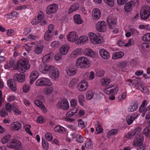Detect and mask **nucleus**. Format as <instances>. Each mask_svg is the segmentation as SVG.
<instances>
[{
  "instance_id": "f257e3e1",
  "label": "nucleus",
  "mask_w": 150,
  "mask_h": 150,
  "mask_svg": "<svg viewBox=\"0 0 150 150\" xmlns=\"http://www.w3.org/2000/svg\"><path fill=\"white\" fill-rule=\"evenodd\" d=\"M39 69L42 73L46 74L49 73L50 77L54 80H56L59 76V71L53 66L49 64H45L40 65Z\"/></svg>"
},
{
  "instance_id": "f03ea898",
  "label": "nucleus",
  "mask_w": 150,
  "mask_h": 150,
  "mask_svg": "<svg viewBox=\"0 0 150 150\" xmlns=\"http://www.w3.org/2000/svg\"><path fill=\"white\" fill-rule=\"evenodd\" d=\"M76 66L81 68H88L90 66V63L88 58L84 57H79L76 60Z\"/></svg>"
},
{
  "instance_id": "7ed1b4c3",
  "label": "nucleus",
  "mask_w": 150,
  "mask_h": 150,
  "mask_svg": "<svg viewBox=\"0 0 150 150\" xmlns=\"http://www.w3.org/2000/svg\"><path fill=\"white\" fill-rule=\"evenodd\" d=\"M30 67L28 60L26 58H23L20 59L17 63L16 67L18 70H21L22 72H25Z\"/></svg>"
},
{
  "instance_id": "20e7f679",
  "label": "nucleus",
  "mask_w": 150,
  "mask_h": 150,
  "mask_svg": "<svg viewBox=\"0 0 150 150\" xmlns=\"http://www.w3.org/2000/svg\"><path fill=\"white\" fill-rule=\"evenodd\" d=\"M91 42L93 44H100L104 42V39L101 36L98 37L95 33H89L88 34Z\"/></svg>"
},
{
  "instance_id": "39448f33",
  "label": "nucleus",
  "mask_w": 150,
  "mask_h": 150,
  "mask_svg": "<svg viewBox=\"0 0 150 150\" xmlns=\"http://www.w3.org/2000/svg\"><path fill=\"white\" fill-rule=\"evenodd\" d=\"M7 146L10 149H20L22 147L21 144L20 142L17 140L11 139L7 144Z\"/></svg>"
},
{
  "instance_id": "423d86ee",
  "label": "nucleus",
  "mask_w": 150,
  "mask_h": 150,
  "mask_svg": "<svg viewBox=\"0 0 150 150\" xmlns=\"http://www.w3.org/2000/svg\"><path fill=\"white\" fill-rule=\"evenodd\" d=\"M150 15V7L146 6L141 8L140 12L141 18L143 20L147 19Z\"/></svg>"
},
{
  "instance_id": "0eeeda50",
  "label": "nucleus",
  "mask_w": 150,
  "mask_h": 150,
  "mask_svg": "<svg viewBox=\"0 0 150 150\" xmlns=\"http://www.w3.org/2000/svg\"><path fill=\"white\" fill-rule=\"evenodd\" d=\"M69 104L65 98H63L56 105V107L58 109H61L63 110H68L69 108Z\"/></svg>"
},
{
  "instance_id": "6e6552de",
  "label": "nucleus",
  "mask_w": 150,
  "mask_h": 150,
  "mask_svg": "<svg viewBox=\"0 0 150 150\" xmlns=\"http://www.w3.org/2000/svg\"><path fill=\"white\" fill-rule=\"evenodd\" d=\"M35 84L37 86H43L50 85L51 83L49 79L43 78L37 80Z\"/></svg>"
},
{
  "instance_id": "1a4fd4ad",
  "label": "nucleus",
  "mask_w": 150,
  "mask_h": 150,
  "mask_svg": "<svg viewBox=\"0 0 150 150\" xmlns=\"http://www.w3.org/2000/svg\"><path fill=\"white\" fill-rule=\"evenodd\" d=\"M110 87H109L105 89L104 90V93L108 95H115L117 93L118 91V88L116 84L113 85L111 89L110 88Z\"/></svg>"
},
{
  "instance_id": "9d476101",
  "label": "nucleus",
  "mask_w": 150,
  "mask_h": 150,
  "mask_svg": "<svg viewBox=\"0 0 150 150\" xmlns=\"http://www.w3.org/2000/svg\"><path fill=\"white\" fill-rule=\"evenodd\" d=\"M106 23L103 21H99L96 24V29L100 32H104L106 30Z\"/></svg>"
},
{
  "instance_id": "9b49d317",
  "label": "nucleus",
  "mask_w": 150,
  "mask_h": 150,
  "mask_svg": "<svg viewBox=\"0 0 150 150\" xmlns=\"http://www.w3.org/2000/svg\"><path fill=\"white\" fill-rule=\"evenodd\" d=\"M67 39L69 41L75 42L78 39V36L76 32L72 31L69 33L67 35Z\"/></svg>"
},
{
  "instance_id": "f8f14e48",
  "label": "nucleus",
  "mask_w": 150,
  "mask_h": 150,
  "mask_svg": "<svg viewBox=\"0 0 150 150\" xmlns=\"http://www.w3.org/2000/svg\"><path fill=\"white\" fill-rule=\"evenodd\" d=\"M58 9L57 5L55 4H50L47 6L46 12L48 14H51L55 13Z\"/></svg>"
},
{
  "instance_id": "ddd939ff",
  "label": "nucleus",
  "mask_w": 150,
  "mask_h": 150,
  "mask_svg": "<svg viewBox=\"0 0 150 150\" xmlns=\"http://www.w3.org/2000/svg\"><path fill=\"white\" fill-rule=\"evenodd\" d=\"M7 85L11 90L13 91H16L17 90L16 82L13 79H10L7 81Z\"/></svg>"
},
{
  "instance_id": "4468645a",
  "label": "nucleus",
  "mask_w": 150,
  "mask_h": 150,
  "mask_svg": "<svg viewBox=\"0 0 150 150\" xmlns=\"http://www.w3.org/2000/svg\"><path fill=\"white\" fill-rule=\"evenodd\" d=\"M117 20L115 19L112 16H110L108 17L107 22L108 23L109 28L110 29H113L115 27V25L116 24Z\"/></svg>"
},
{
  "instance_id": "2eb2a0df",
  "label": "nucleus",
  "mask_w": 150,
  "mask_h": 150,
  "mask_svg": "<svg viewBox=\"0 0 150 150\" xmlns=\"http://www.w3.org/2000/svg\"><path fill=\"white\" fill-rule=\"evenodd\" d=\"M44 47V46L42 42L39 41L38 44L35 45V47L34 51L35 53L37 54H41Z\"/></svg>"
},
{
  "instance_id": "dca6fc26",
  "label": "nucleus",
  "mask_w": 150,
  "mask_h": 150,
  "mask_svg": "<svg viewBox=\"0 0 150 150\" xmlns=\"http://www.w3.org/2000/svg\"><path fill=\"white\" fill-rule=\"evenodd\" d=\"M88 86V82L84 80H83L78 84L77 88L80 91H84L86 90Z\"/></svg>"
},
{
  "instance_id": "f3484780",
  "label": "nucleus",
  "mask_w": 150,
  "mask_h": 150,
  "mask_svg": "<svg viewBox=\"0 0 150 150\" xmlns=\"http://www.w3.org/2000/svg\"><path fill=\"white\" fill-rule=\"evenodd\" d=\"M25 75L24 73L15 74L13 76V79L20 83H23L25 81Z\"/></svg>"
},
{
  "instance_id": "a211bd4d",
  "label": "nucleus",
  "mask_w": 150,
  "mask_h": 150,
  "mask_svg": "<svg viewBox=\"0 0 150 150\" xmlns=\"http://www.w3.org/2000/svg\"><path fill=\"white\" fill-rule=\"evenodd\" d=\"M143 142V138L139 134L138 136H136V138L133 142V145L134 146H141Z\"/></svg>"
},
{
  "instance_id": "6ab92c4d",
  "label": "nucleus",
  "mask_w": 150,
  "mask_h": 150,
  "mask_svg": "<svg viewBox=\"0 0 150 150\" xmlns=\"http://www.w3.org/2000/svg\"><path fill=\"white\" fill-rule=\"evenodd\" d=\"M100 55L104 59H108L110 57L109 52L104 49H100L99 51Z\"/></svg>"
},
{
  "instance_id": "aec40b11",
  "label": "nucleus",
  "mask_w": 150,
  "mask_h": 150,
  "mask_svg": "<svg viewBox=\"0 0 150 150\" xmlns=\"http://www.w3.org/2000/svg\"><path fill=\"white\" fill-rule=\"evenodd\" d=\"M141 130L142 128L141 127H138L134 129L131 133L128 134L127 136L130 139H132L136 135L137 136L139 135Z\"/></svg>"
},
{
  "instance_id": "412c9836",
  "label": "nucleus",
  "mask_w": 150,
  "mask_h": 150,
  "mask_svg": "<svg viewBox=\"0 0 150 150\" xmlns=\"http://www.w3.org/2000/svg\"><path fill=\"white\" fill-rule=\"evenodd\" d=\"M101 16L100 10L98 9H93L92 12V17L93 19L98 20Z\"/></svg>"
},
{
  "instance_id": "4be33fe9",
  "label": "nucleus",
  "mask_w": 150,
  "mask_h": 150,
  "mask_svg": "<svg viewBox=\"0 0 150 150\" xmlns=\"http://www.w3.org/2000/svg\"><path fill=\"white\" fill-rule=\"evenodd\" d=\"M54 55V53L52 52H50L48 54L44 55L42 59L43 63L48 62L51 60Z\"/></svg>"
},
{
  "instance_id": "5701e85b",
  "label": "nucleus",
  "mask_w": 150,
  "mask_h": 150,
  "mask_svg": "<svg viewBox=\"0 0 150 150\" xmlns=\"http://www.w3.org/2000/svg\"><path fill=\"white\" fill-rule=\"evenodd\" d=\"M69 47L67 44H65L63 45L60 49V52L61 54L63 55L66 54L68 53Z\"/></svg>"
},
{
  "instance_id": "b1692460",
  "label": "nucleus",
  "mask_w": 150,
  "mask_h": 150,
  "mask_svg": "<svg viewBox=\"0 0 150 150\" xmlns=\"http://www.w3.org/2000/svg\"><path fill=\"white\" fill-rule=\"evenodd\" d=\"M83 78L86 80H92L95 78V74L93 71H91L90 73L86 72L84 74Z\"/></svg>"
},
{
  "instance_id": "393cba45",
  "label": "nucleus",
  "mask_w": 150,
  "mask_h": 150,
  "mask_svg": "<svg viewBox=\"0 0 150 150\" xmlns=\"http://www.w3.org/2000/svg\"><path fill=\"white\" fill-rule=\"evenodd\" d=\"M22 126L21 124L17 122L12 123L11 125V128L14 130L18 131L20 129Z\"/></svg>"
},
{
  "instance_id": "a878e982",
  "label": "nucleus",
  "mask_w": 150,
  "mask_h": 150,
  "mask_svg": "<svg viewBox=\"0 0 150 150\" xmlns=\"http://www.w3.org/2000/svg\"><path fill=\"white\" fill-rule=\"evenodd\" d=\"M15 61V58L10 59L8 62L4 65V68L5 69H8L12 67L14 64Z\"/></svg>"
},
{
  "instance_id": "bb28decb",
  "label": "nucleus",
  "mask_w": 150,
  "mask_h": 150,
  "mask_svg": "<svg viewBox=\"0 0 150 150\" xmlns=\"http://www.w3.org/2000/svg\"><path fill=\"white\" fill-rule=\"evenodd\" d=\"M82 54L81 49V48H77L73 51L71 54V57L73 58H76L78 56Z\"/></svg>"
},
{
  "instance_id": "cd10ccee",
  "label": "nucleus",
  "mask_w": 150,
  "mask_h": 150,
  "mask_svg": "<svg viewBox=\"0 0 150 150\" xmlns=\"http://www.w3.org/2000/svg\"><path fill=\"white\" fill-rule=\"evenodd\" d=\"M84 54L91 57H94L96 56L95 52L92 50L89 49H85L84 52Z\"/></svg>"
},
{
  "instance_id": "c85d7f7f",
  "label": "nucleus",
  "mask_w": 150,
  "mask_h": 150,
  "mask_svg": "<svg viewBox=\"0 0 150 150\" xmlns=\"http://www.w3.org/2000/svg\"><path fill=\"white\" fill-rule=\"evenodd\" d=\"M124 54L122 52H119L114 53L112 54V58L113 59H117L121 58Z\"/></svg>"
},
{
  "instance_id": "c756f323",
  "label": "nucleus",
  "mask_w": 150,
  "mask_h": 150,
  "mask_svg": "<svg viewBox=\"0 0 150 150\" xmlns=\"http://www.w3.org/2000/svg\"><path fill=\"white\" fill-rule=\"evenodd\" d=\"M79 7L78 3H75L73 4L70 7L69 10V13H70L72 12L77 10Z\"/></svg>"
},
{
  "instance_id": "7c9ffc66",
  "label": "nucleus",
  "mask_w": 150,
  "mask_h": 150,
  "mask_svg": "<svg viewBox=\"0 0 150 150\" xmlns=\"http://www.w3.org/2000/svg\"><path fill=\"white\" fill-rule=\"evenodd\" d=\"M34 103L36 105L41 108L42 111L43 112H47V110L45 108V106L42 104V103L41 101L38 100H36L35 101Z\"/></svg>"
},
{
  "instance_id": "2f4dec72",
  "label": "nucleus",
  "mask_w": 150,
  "mask_h": 150,
  "mask_svg": "<svg viewBox=\"0 0 150 150\" xmlns=\"http://www.w3.org/2000/svg\"><path fill=\"white\" fill-rule=\"evenodd\" d=\"M74 19L75 22L77 24H80L82 23L83 21L80 15L76 14L74 15Z\"/></svg>"
},
{
  "instance_id": "473e14b6",
  "label": "nucleus",
  "mask_w": 150,
  "mask_h": 150,
  "mask_svg": "<svg viewBox=\"0 0 150 150\" xmlns=\"http://www.w3.org/2000/svg\"><path fill=\"white\" fill-rule=\"evenodd\" d=\"M54 130L56 132L62 134L65 131V128L62 126H57L54 128Z\"/></svg>"
},
{
  "instance_id": "72a5a7b5",
  "label": "nucleus",
  "mask_w": 150,
  "mask_h": 150,
  "mask_svg": "<svg viewBox=\"0 0 150 150\" xmlns=\"http://www.w3.org/2000/svg\"><path fill=\"white\" fill-rule=\"evenodd\" d=\"M138 88L140 90V91L145 93H147L148 92V88L146 86H144L142 84H141L138 86H137Z\"/></svg>"
},
{
  "instance_id": "f704fd0d",
  "label": "nucleus",
  "mask_w": 150,
  "mask_h": 150,
  "mask_svg": "<svg viewBox=\"0 0 150 150\" xmlns=\"http://www.w3.org/2000/svg\"><path fill=\"white\" fill-rule=\"evenodd\" d=\"M132 2L131 1L127 3L125 6L124 9L126 12H129L132 10Z\"/></svg>"
},
{
  "instance_id": "c9c22d12",
  "label": "nucleus",
  "mask_w": 150,
  "mask_h": 150,
  "mask_svg": "<svg viewBox=\"0 0 150 150\" xmlns=\"http://www.w3.org/2000/svg\"><path fill=\"white\" fill-rule=\"evenodd\" d=\"M78 81V79L77 78H74L70 82L69 86L71 88H73L76 85Z\"/></svg>"
},
{
  "instance_id": "e433bc0d",
  "label": "nucleus",
  "mask_w": 150,
  "mask_h": 150,
  "mask_svg": "<svg viewBox=\"0 0 150 150\" xmlns=\"http://www.w3.org/2000/svg\"><path fill=\"white\" fill-rule=\"evenodd\" d=\"M138 103L137 102H135L129 109L128 111L129 112H132L136 110L138 106Z\"/></svg>"
},
{
  "instance_id": "4c0bfd02",
  "label": "nucleus",
  "mask_w": 150,
  "mask_h": 150,
  "mask_svg": "<svg viewBox=\"0 0 150 150\" xmlns=\"http://www.w3.org/2000/svg\"><path fill=\"white\" fill-rule=\"evenodd\" d=\"M53 34L46 32L44 36V38L46 41H49L52 40L53 38Z\"/></svg>"
},
{
  "instance_id": "58836bf2",
  "label": "nucleus",
  "mask_w": 150,
  "mask_h": 150,
  "mask_svg": "<svg viewBox=\"0 0 150 150\" xmlns=\"http://www.w3.org/2000/svg\"><path fill=\"white\" fill-rule=\"evenodd\" d=\"M94 94L93 91L90 90L87 91L86 93V98L87 100H91L93 98Z\"/></svg>"
},
{
  "instance_id": "ea45409f",
  "label": "nucleus",
  "mask_w": 150,
  "mask_h": 150,
  "mask_svg": "<svg viewBox=\"0 0 150 150\" xmlns=\"http://www.w3.org/2000/svg\"><path fill=\"white\" fill-rule=\"evenodd\" d=\"M67 72L68 74L70 76L74 75L76 73V69L73 67L69 68Z\"/></svg>"
},
{
  "instance_id": "a19ab883",
  "label": "nucleus",
  "mask_w": 150,
  "mask_h": 150,
  "mask_svg": "<svg viewBox=\"0 0 150 150\" xmlns=\"http://www.w3.org/2000/svg\"><path fill=\"white\" fill-rule=\"evenodd\" d=\"M88 41V38L86 36H81L79 37L78 41V43H84L87 42Z\"/></svg>"
},
{
  "instance_id": "79ce46f5",
  "label": "nucleus",
  "mask_w": 150,
  "mask_h": 150,
  "mask_svg": "<svg viewBox=\"0 0 150 150\" xmlns=\"http://www.w3.org/2000/svg\"><path fill=\"white\" fill-rule=\"evenodd\" d=\"M78 100L80 104L82 106L84 105L85 97L82 95H80L78 97Z\"/></svg>"
},
{
  "instance_id": "37998d69",
  "label": "nucleus",
  "mask_w": 150,
  "mask_h": 150,
  "mask_svg": "<svg viewBox=\"0 0 150 150\" xmlns=\"http://www.w3.org/2000/svg\"><path fill=\"white\" fill-rule=\"evenodd\" d=\"M127 62L125 61L121 62L117 64V66L119 68L124 69L126 67Z\"/></svg>"
},
{
  "instance_id": "c03bdc74",
  "label": "nucleus",
  "mask_w": 150,
  "mask_h": 150,
  "mask_svg": "<svg viewBox=\"0 0 150 150\" xmlns=\"http://www.w3.org/2000/svg\"><path fill=\"white\" fill-rule=\"evenodd\" d=\"M53 91V88L52 87H48L45 89L44 92L46 95L51 94Z\"/></svg>"
},
{
  "instance_id": "a18cd8bd",
  "label": "nucleus",
  "mask_w": 150,
  "mask_h": 150,
  "mask_svg": "<svg viewBox=\"0 0 150 150\" xmlns=\"http://www.w3.org/2000/svg\"><path fill=\"white\" fill-rule=\"evenodd\" d=\"M39 75L38 72L35 71H33L31 74L30 77L34 79H37Z\"/></svg>"
},
{
  "instance_id": "49530a36",
  "label": "nucleus",
  "mask_w": 150,
  "mask_h": 150,
  "mask_svg": "<svg viewBox=\"0 0 150 150\" xmlns=\"http://www.w3.org/2000/svg\"><path fill=\"white\" fill-rule=\"evenodd\" d=\"M11 138V135L10 134L7 135L3 137L1 140L2 143L4 144L6 143Z\"/></svg>"
},
{
  "instance_id": "de8ad7c7",
  "label": "nucleus",
  "mask_w": 150,
  "mask_h": 150,
  "mask_svg": "<svg viewBox=\"0 0 150 150\" xmlns=\"http://www.w3.org/2000/svg\"><path fill=\"white\" fill-rule=\"evenodd\" d=\"M144 134L147 137H150V126L146 127L143 131Z\"/></svg>"
},
{
  "instance_id": "09e8293b",
  "label": "nucleus",
  "mask_w": 150,
  "mask_h": 150,
  "mask_svg": "<svg viewBox=\"0 0 150 150\" xmlns=\"http://www.w3.org/2000/svg\"><path fill=\"white\" fill-rule=\"evenodd\" d=\"M31 127V126L28 124L25 125L24 126V129L26 132L30 134L31 135H33V134L31 132L30 130Z\"/></svg>"
},
{
  "instance_id": "8fccbe9b",
  "label": "nucleus",
  "mask_w": 150,
  "mask_h": 150,
  "mask_svg": "<svg viewBox=\"0 0 150 150\" xmlns=\"http://www.w3.org/2000/svg\"><path fill=\"white\" fill-rule=\"evenodd\" d=\"M142 39L144 41L147 42H150V33L144 35L142 37Z\"/></svg>"
},
{
  "instance_id": "3c124183",
  "label": "nucleus",
  "mask_w": 150,
  "mask_h": 150,
  "mask_svg": "<svg viewBox=\"0 0 150 150\" xmlns=\"http://www.w3.org/2000/svg\"><path fill=\"white\" fill-rule=\"evenodd\" d=\"M12 110L14 111L15 114L16 115H20L21 114V111L18 110L17 107L15 105H13Z\"/></svg>"
},
{
  "instance_id": "603ef678",
  "label": "nucleus",
  "mask_w": 150,
  "mask_h": 150,
  "mask_svg": "<svg viewBox=\"0 0 150 150\" xmlns=\"http://www.w3.org/2000/svg\"><path fill=\"white\" fill-rule=\"evenodd\" d=\"M103 131L102 127L100 125H98L96 128V131L95 133L96 134H100L103 132Z\"/></svg>"
},
{
  "instance_id": "864d4df0",
  "label": "nucleus",
  "mask_w": 150,
  "mask_h": 150,
  "mask_svg": "<svg viewBox=\"0 0 150 150\" xmlns=\"http://www.w3.org/2000/svg\"><path fill=\"white\" fill-rule=\"evenodd\" d=\"M8 115V113L5 109L1 110L0 111V115L2 117H4Z\"/></svg>"
},
{
  "instance_id": "5fc2aeb1",
  "label": "nucleus",
  "mask_w": 150,
  "mask_h": 150,
  "mask_svg": "<svg viewBox=\"0 0 150 150\" xmlns=\"http://www.w3.org/2000/svg\"><path fill=\"white\" fill-rule=\"evenodd\" d=\"M13 107V105H11V104L8 103L5 105V108L6 110L8 112H11V110H12V108Z\"/></svg>"
},
{
  "instance_id": "6e6d98bb",
  "label": "nucleus",
  "mask_w": 150,
  "mask_h": 150,
  "mask_svg": "<svg viewBox=\"0 0 150 150\" xmlns=\"http://www.w3.org/2000/svg\"><path fill=\"white\" fill-rule=\"evenodd\" d=\"M147 104V101L146 100H145L142 102V104L140 107L139 110L141 111V112H142L144 111L145 108V106Z\"/></svg>"
},
{
  "instance_id": "4d7b16f0",
  "label": "nucleus",
  "mask_w": 150,
  "mask_h": 150,
  "mask_svg": "<svg viewBox=\"0 0 150 150\" xmlns=\"http://www.w3.org/2000/svg\"><path fill=\"white\" fill-rule=\"evenodd\" d=\"M126 121L127 123L129 125H131L133 122L134 120L131 118V115H128L126 118Z\"/></svg>"
},
{
  "instance_id": "13d9d810",
  "label": "nucleus",
  "mask_w": 150,
  "mask_h": 150,
  "mask_svg": "<svg viewBox=\"0 0 150 150\" xmlns=\"http://www.w3.org/2000/svg\"><path fill=\"white\" fill-rule=\"evenodd\" d=\"M78 125L79 127L82 128H84L86 125L84 122L81 119L78 120Z\"/></svg>"
},
{
  "instance_id": "bf43d9fd",
  "label": "nucleus",
  "mask_w": 150,
  "mask_h": 150,
  "mask_svg": "<svg viewBox=\"0 0 150 150\" xmlns=\"http://www.w3.org/2000/svg\"><path fill=\"white\" fill-rule=\"evenodd\" d=\"M84 139L82 136L80 134H79L77 136L76 138V141L79 143H82L83 142Z\"/></svg>"
},
{
  "instance_id": "052dcab7",
  "label": "nucleus",
  "mask_w": 150,
  "mask_h": 150,
  "mask_svg": "<svg viewBox=\"0 0 150 150\" xmlns=\"http://www.w3.org/2000/svg\"><path fill=\"white\" fill-rule=\"evenodd\" d=\"M104 1L110 6H112L114 5V0H104Z\"/></svg>"
},
{
  "instance_id": "680f3d73",
  "label": "nucleus",
  "mask_w": 150,
  "mask_h": 150,
  "mask_svg": "<svg viewBox=\"0 0 150 150\" xmlns=\"http://www.w3.org/2000/svg\"><path fill=\"white\" fill-rule=\"evenodd\" d=\"M46 139L49 141H51L53 139V137L52 134L50 133H47L45 135Z\"/></svg>"
},
{
  "instance_id": "e2e57ef3",
  "label": "nucleus",
  "mask_w": 150,
  "mask_h": 150,
  "mask_svg": "<svg viewBox=\"0 0 150 150\" xmlns=\"http://www.w3.org/2000/svg\"><path fill=\"white\" fill-rule=\"evenodd\" d=\"M118 130L116 129H112L108 132V134L109 135H114L117 134Z\"/></svg>"
},
{
  "instance_id": "0e129e2a",
  "label": "nucleus",
  "mask_w": 150,
  "mask_h": 150,
  "mask_svg": "<svg viewBox=\"0 0 150 150\" xmlns=\"http://www.w3.org/2000/svg\"><path fill=\"white\" fill-rule=\"evenodd\" d=\"M101 82L103 85H106L109 84L110 82V80L109 79H101Z\"/></svg>"
},
{
  "instance_id": "69168bd1",
  "label": "nucleus",
  "mask_w": 150,
  "mask_h": 150,
  "mask_svg": "<svg viewBox=\"0 0 150 150\" xmlns=\"http://www.w3.org/2000/svg\"><path fill=\"white\" fill-rule=\"evenodd\" d=\"M150 45L146 43H143L141 45V47L143 50H145L146 48H149L150 47Z\"/></svg>"
},
{
  "instance_id": "338daca9",
  "label": "nucleus",
  "mask_w": 150,
  "mask_h": 150,
  "mask_svg": "<svg viewBox=\"0 0 150 150\" xmlns=\"http://www.w3.org/2000/svg\"><path fill=\"white\" fill-rule=\"evenodd\" d=\"M44 17V15L43 13L42 12H41L39 14L38 16L36 17L39 21L40 22L43 19Z\"/></svg>"
},
{
  "instance_id": "774afa93",
  "label": "nucleus",
  "mask_w": 150,
  "mask_h": 150,
  "mask_svg": "<svg viewBox=\"0 0 150 150\" xmlns=\"http://www.w3.org/2000/svg\"><path fill=\"white\" fill-rule=\"evenodd\" d=\"M71 106L72 107H76L77 104V101L76 99H74L70 101Z\"/></svg>"
}]
</instances>
